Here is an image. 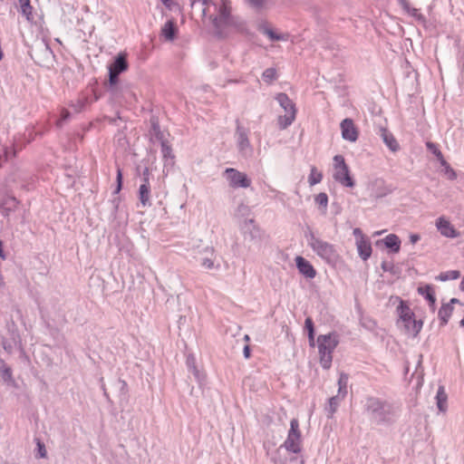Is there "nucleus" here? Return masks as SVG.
Instances as JSON below:
<instances>
[{
    "label": "nucleus",
    "instance_id": "nucleus-1",
    "mask_svg": "<svg viewBox=\"0 0 464 464\" xmlns=\"http://www.w3.org/2000/svg\"><path fill=\"white\" fill-rule=\"evenodd\" d=\"M213 12L217 13V14L214 15L212 9H210L208 16L211 19L218 36H226L231 29H238L240 27V23L231 14L230 8L225 4L217 5V9H213Z\"/></svg>",
    "mask_w": 464,
    "mask_h": 464
},
{
    "label": "nucleus",
    "instance_id": "nucleus-2",
    "mask_svg": "<svg viewBox=\"0 0 464 464\" xmlns=\"http://www.w3.org/2000/svg\"><path fill=\"white\" fill-rule=\"evenodd\" d=\"M308 246L312 250L328 265H335L339 258V254L334 245L328 243L316 237L313 231L305 233Z\"/></svg>",
    "mask_w": 464,
    "mask_h": 464
},
{
    "label": "nucleus",
    "instance_id": "nucleus-3",
    "mask_svg": "<svg viewBox=\"0 0 464 464\" xmlns=\"http://www.w3.org/2000/svg\"><path fill=\"white\" fill-rule=\"evenodd\" d=\"M338 343V336L335 334H323L317 338L319 361L324 369L331 367L333 353Z\"/></svg>",
    "mask_w": 464,
    "mask_h": 464
},
{
    "label": "nucleus",
    "instance_id": "nucleus-4",
    "mask_svg": "<svg viewBox=\"0 0 464 464\" xmlns=\"http://www.w3.org/2000/svg\"><path fill=\"white\" fill-rule=\"evenodd\" d=\"M275 100L280 107L285 111V114L278 117V126L281 130L288 128L295 120L296 106L295 103L285 92H279L276 95Z\"/></svg>",
    "mask_w": 464,
    "mask_h": 464
},
{
    "label": "nucleus",
    "instance_id": "nucleus-5",
    "mask_svg": "<svg viewBox=\"0 0 464 464\" xmlns=\"http://www.w3.org/2000/svg\"><path fill=\"white\" fill-rule=\"evenodd\" d=\"M282 447L290 453L299 454L303 449V438L299 421L296 418L290 420V428Z\"/></svg>",
    "mask_w": 464,
    "mask_h": 464
},
{
    "label": "nucleus",
    "instance_id": "nucleus-6",
    "mask_svg": "<svg viewBox=\"0 0 464 464\" xmlns=\"http://www.w3.org/2000/svg\"><path fill=\"white\" fill-rule=\"evenodd\" d=\"M250 130L236 121L235 140L238 153L245 159H249L254 154V147L249 140Z\"/></svg>",
    "mask_w": 464,
    "mask_h": 464
},
{
    "label": "nucleus",
    "instance_id": "nucleus-7",
    "mask_svg": "<svg viewBox=\"0 0 464 464\" xmlns=\"http://www.w3.org/2000/svg\"><path fill=\"white\" fill-rule=\"evenodd\" d=\"M334 161V179L346 188H353L355 181L350 174V169L345 162L343 155H335L333 159Z\"/></svg>",
    "mask_w": 464,
    "mask_h": 464
},
{
    "label": "nucleus",
    "instance_id": "nucleus-8",
    "mask_svg": "<svg viewBox=\"0 0 464 464\" xmlns=\"http://www.w3.org/2000/svg\"><path fill=\"white\" fill-rule=\"evenodd\" d=\"M223 176L233 188H247L251 185V179L247 175L234 168H227L224 170Z\"/></svg>",
    "mask_w": 464,
    "mask_h": 464
},
{
    "label": "nucleus",
    "instance_id": "nucleus-9",
    "mask_svg": "<svg viewBox=\"0 0 464 464\" xmlns=\"http://www.w3.org/2000/svg\"><path fill=\"white\" fill-rule=\"evenodd\" d=\"M342 138L350 142H355L358 140L359 132L353 122L350 118H345L340 123Z\"/></svg>",
    "mask_w": 464,
    "mask_h": 464
},
{
    "label": "nucleus",
    "instance_id": "nucleus-10",
    "mask_svg": "<svg viewBox=\"0 0 464 464\" xmlns=\"http://www.w3.org/2000/svg\"><path fill=\"white\" fill-rule=\"evenodd\" d=\"M240 229L245 240L256 241L261 237L260 229L253 218L246 219Z\"/></svg>",
    "mask_w": 464,
    "mask_h": 464
},
{
    "label": "nucleus",
    "instance_id": "nucleus-11",
    "mask_svg": "<svg viewBox=\"0 0 464 464\" xmlns=\"http://www.w3.org/2000/svg\"><path fill=\"white\" fill-rule=\"evenodd\" d=\"M198 253L200 255H205L201 258V262H200V265L203 268L208 269V270L219 268V266H220L219 264L216 265V263H215L216 254H215L214 247L207 246L203 247L202 249L198 250Z\"/></svg>",
    "mask_w": 464,
    "mask_h": 464
},
{
    "label": "nucleus",
    "instance_id": "nucleus-12",
    "mask_svg": "<svg viewBox=\"0 0 464 464\" xmlns=\"http://www.w3.org/2000/svg\"><path fill=\"white\" fill-rule=\"evenodd\" d=\"M296 268L299 273L307 279H314L316 276V270L313 265L301 256H297L295 259Z\"/></svg>",
    "mask_w": 464,
    "mask_h": 464
},
{
    "label": "nucleus",
    "instance_id": "nucleus-13",
    "mask_svg": "<svg viewBox=\"0 0 464 464\" xmlns=\"http://www.w3.org/2000/svg\"><path fill=\"white\" fill-rule=\"evenodd\" d=\"M399 328L409 338L416 337L422 328V321H399Z\"/></svg>",
    "mask_w": 464,
    "mask_h": 464
},
{
    "label": "nucleus",
    "instance_id": "nucleus-14",
    "mask_svg": "<svg viewBox=\"0 0 464 464\" xmlns=\"http://www.w3.org/2000/svg\"><path fill=\"white\" fill-rule=\"evenodd\" d=\"M436 227L440 231V233L445 237L456 238L459 236V233L444 217H440L437 218Z\"/></svg>",
    "mask_w": 464,
    "mask_h": 464
},
{
    "label": "nucleus",
    "instance_id": "nucleus-15",
    "mask_svg": "<svg viewBox=\"0 0 464 464\" xmlns=\"http://www.w3.org/2000/svg\"><path fill=\"white\" fill-rule=\"evenodd\" d=\"M398 304L396 307L398 319H413L414 313L410 308L408 302L400 297H395L393 304Z\"/></svg>",
    "mask_w": 464,
    "mask_h": 464
},
{
    "label": "nucleus",
    "instance_id": "nucleus-16",
    "mask_svg": "<svg viewBox=\"0 0 464 464\" xmlns=\"http://www.w3.org/2000/svg\"><path fill=\"white\" fill-rule=\"evenodd\" d=\"M161 146V153L164 160L163 171H169L174 166L175 163V155L173 153L171 146L169 142H164L160 144Z\"/></svg>",
    "mask_w": 464,
    "mask_h": 464
},
{
    "label": "nucleus",
    "instance_id": "nucleus-17",
    "mask_svg": "<svg viewBox=\"0 0 464 464\" xmlns=\"http://www.w3.org/2000/svg\"><path fill=\"white\" fill-rule=\"evenodd\" d=\"M417 291L427 300L430 309L434 312L436 307V295L434 288L430 285H424L419 286Z\"/></svg>",
    "mask_w": 464,
    "mask_h": 464
},
{
    "label": "nucleus",
    "instance_id": "nucleus-18",
    "mask_svg": "<svg viewBox=\"0 0 464 464\" xmlns=\"http://www.w3.org/2000/svg\"><path fill=\"white\" fill-rule=\"evenodd\" d=\"M356 247L359 256L363 260H368L372 253L371 241L368 237H361L360 240H356Z\"/></svg>",
    "mask_w": 464,
    "mask_h": 464
},
{
    "label": "nucleus",
    "instance_id": "nucleus-19",
    "mask_svg": "<svg viewBox=\"0 0 464 464\" xmlns=\"http://www.w3.org/2000/svg\"><path fill=\"white\" fill-rule=\"evenodd\" d=\"M129 68V63L124 53H119L113 63L109 66V71H112L119 74L127 71Z\"/></svg>",
    "mask_w": 464,
    "mask_h": 464
},
{
    "label": "nucleus",
    "instance_id": "nucleus-20",
    "mask_svg": "<svg viewBox=\"0 0 464 464\" xmlns=\"http://www.w3.org/2000/svg\"><path fill=\"white\" fill-rule=\"evenodd\" d=\"M190 5L192 8L199 6L203 18L208 17V14L210 13V9H217V5L212 0H191Z\"/></svg>",
    "mask_w": 464,
    "mask_h": 464
},
{
    "label": "nucleus",
    "instance_id": "nucleus-21",
    "mask_svg": "<svg viewBox=\"0 0 464 464\" xmlns=\"http://www.w3.org/2000/svg\"><path fill=\"white\" fill-rule=\"evenodd\" d=\"M454 304H459L462 306L459 299L451 298L450 301L447 304H443L439 310L438 317L439 319H448L452 315Z\"/></svg>",
    "mask_w": 464,
    "mask_h": 464
},
{
    "label": "nucleus",
    "instance_id": "nucleus-22",
    "mask_svg": "<svg viewBox=\"0 0 464 464\" xmlns=\"http://www.w3.org/2000/svg\"><path fill=\"white\" fill-rule=\"evenodd\" d=\"M402 9L412 16L416 21L424 24L426 22L425 16L420 12L419 9L411 7L406 0H398Z\"/></svg>",
    "mask_w": 464,
    "mask_h": 464
},
{
    "label": "nucleus",
    "instance_id": "nucleus-23",
    "mask_svg": "<svg viewBox=\"0 0 464 464\" xmlns=\"http://www.w3.org/2000/svg\"><path fill=\"white\" fill-rule=\"evenodd\" d=\"M381 136L384 144L389 148L391 151L396 152L400 150V145L392 132L386 129H382Z\"/></svg>",
    "mask_w": 464,
    "mask_h": 464
},
{
    "label": "nucleus",
    "instance_id": "nucleus-24",
    "mask_svg": "<svg viewBox=\"0 0 464 464\" xmlns=\"http://www.w3.org/2000/svg\"><path fill=\"white\" fill-rule=\"evenodd\" d=\"M178 32L175 22L170 19L168 20L161 28V35L167 41H173Z\"/></svg>",
    "mask_w": 464,
    "mask_h": 464
},
{
    "label": "nucleus",
    "instance_id": "nucleus-25",
    "mask_svg": "<svg viewBox=\"0 0 464 464\" xmlns=\"http://www.w3.org/2000/svg\"><path fill=\"white\" fill-rule=\"evenodd\" d=\"M150 135L160 144L168 141L165 138V133L160 130L159 121L155 119L150 120Z\"/></svg>",
    "mask_w": 464,
    "mask_h": 464
},
{
    "label": "nucleus",
    "instance_id": "nucleus-26",
    "mask_svg": "<svg viewBox=\"0 0 464 464\" xmlns=\"http://www.w3.org/2000/svg\"><path fill=\"white\" fill-rule=\"evenodd\" d=\"M150 185L147 184H140L139 190H138V197L139 200L140 201V204L142 207H150L151 201H150Z\"/></svg>",
    "mask_w": 464,
    "mask_h": 464
},
{
    "label": "nucleus",
    "instance_id": "nucleus-27",
    "mask_svg": "<svg viewBox=\"0 0 464 464\" xmlns=\"http://www.w3.org/2000/svg\"><path fill=\"white\" fill-rule=\"evenodd\" d=\"M384 246L392 253H398L401 248V240L395 234H389L383 238Z\"/></svg>",
    "mask_w": 464,
    "mask_h": 464
},
{
    "label": "nucleus",
    "instance_id": "nucleus-28",
    "mask_svg": "<svg viewBox=\"0 0 464 464\" xmlns=\"http://www.w3.org/2000/svg\"><path fill=\"white\" fill-rule=\"evenodd\" d=\"M436 402L438 410L445 413L448 409V395L443 386H440L436 395Z\"/></svg>",
    "mask_w": 464,
    "mask_h": 464
},
{
    "label": "nucleus",
    "instance_id": "nucleus-29",
    "mask_svg": "<svg viewBox=\"0 0 464 464\" xmlns=\"http://www.w3.org/2000/svg\"><path fill=\"white\" fill-rule=\"evenodd\" d=\"M344 398H345L344 395L338 393L337 395L333 396L328 400V405L326 407V411L328 412L329 418H332L334 416V414L336 412V411L339 407V404Z\"/></svg>",
    "mask_w": 464,
    "mask_h": 464
},
{
    "label": "nucleus",
    "instance_id": "nucleus-30",
    "mask_svg": "<svg viewBox=\"0 0 464 464\" xmlns=\"http://www.w3.org/2000/svg\"><path fill=\"white\" fill-rule=\"evenodd\" d=\"M259 31L267 35L271 41H285L287 36L285 34H277L266 24H261Z\"/></svg>",
    "mask_w": 464,
    "mask_h": 464
},
{
    "label": "nucleus",
    "instance_id": "nucleus-31",
    "mask_svg": "<svg viewBox=\"0 0 464 464\" xmlns=\"http://www.w3.org/2000/svg\"><path fill=\"white\" fill-rule=\"evenodd\" d=\"M20 4V13L28 22L33 20V6L30 0H18Z\"/></svg>",
    "mask_w": 464,
    "mask_h": 464
},
{
    "label": "nucleus",
    "instance_id": "nucleus-32",
    "mask_svg": "<svg viewBox=\"0 0 464 464\" xmlns=\"http://www.w3.org/2000/svg\"><path fill=\"white\" fill-rule=\"evenodd\" d=\"M91 103V101L88 97L83 96L78 98L76 101L72 102L70 103V107H72L75 112H81L89 104Z\"/></svg>",
    "mask_w": 464,
    "mask_h": 464
},
{
    "label": "nucleus",
    "instance_id": "nucleus-33",
    "mask_svg": "<svg viewBox=\"0 0 464 464\" xmlns=\"http://www.w3.org/2000/svg\"><path fill=\"white\" fill-rule=\"evenodd\" d=\"M460 276V273L458 270H449L445 272H441L439 276H436V280L440 282H446L450 280H456Z\"/></svg>",
    "mask_w": 464,
    "mask_h": 464
},
{
    "label": "nucleus",
    "instance_id": "nucleus-34",
    "mask_svg": "<svg viewBox=\"0 0 464 464\" xmlns=\"http://www.w3.org/2000/svg\"><path fill=\"white\" fill-rule=\"evenodd\" d=\"M120 74L112 71H109V87L108 91L112 94L116 95L117 84L119 82Z\"/></svg>",
    "mask_w": 464,
    "mask_h": 464
},
{
    "label": "nucleus",
    "instance_id": "nucleus-35",
    "mask_svg": "<svg viewBox=\"0 0 464 464\" xmlns=\"http://www.w3.org/2000/svg\"><path fill=\"white\" fill-rule=\"evenodd\" d=\"M323 179V174L315 167H312L308 176V183L310 186H314L320 183Z\"/></svg>",
    "mask_w": 464,
    "mask_h": 464
},
{
    "label": "nucleus",
    "instance_id": "nucleus-36",
    "mask_svg": "<svg viewBox=\"0 0 464 464\" xmlns=\"http://www.w3.org/2000/svg\"><path fill=\"white\" fill-rule=\"evenodd\" d=\"M0 377L5 382H12V372H11V369L2 360H0Z\"/></svg>",
    "mask_w": 464,
    "mask_h": 464
},
{
    "label": "nucleus",
    "instance_id": "nucleus-37",
    "mask_svg": "<svg viewBox=\"0 0 464 464\" xmlns=\"http://www.w3.org/2000/svg\"><path fill=\"white\" fill-rule=\"evenodd\" d=\"M277 77L276 70L273 67L266 69L262 73V78L265 82L270 83Z\"/></svg>",
    "mask_w": 464,
    "mask_h": 464
},
{
    "label": "nucleus",
    "instance_id": "nucleus-38",
    "mask_svg": "<svg viewBox=\"0 0 464 464\" xmlns=\"http://www.w3.org/2000/svg\"><path fill=\"white\" fill-rule=\"evenodd\" d=\"M246 3L256 12H260L266 7V0H245Z\"/></svg>",
    "mask_w": 464,
    "mask_h": 464
},
{
    "label": "nucleus",
    "instance_id": "nucleus-39",
    "mask_svg": "<svg viewBox=\"0 0 464 464\" xmlns=\"http://www.w3.org/2000/svg\"><path fill=\"white\" fill-rule=\"evenodd\" d=\"M347 381H348V377L342 373L340 375V378L338 380V386H339V389H338V393L339 394H343L344 396H346V393H347Z\"/></svg>",
    "mask_w": 464,
    "mask_h": 464
},
{
    "label": "nucleus",
    "instance_id": "nucleus-40",
    "mask_svg": "<svg viewBox=\"0 0 464 464\" xmlns=\"http://www.w3.org/2000/svg\"><path fill=\"white\" fill-rule=\"evenodd\" d=\"M314 201L317 205L323 207L324 211L326 210L328 205V196L326 193L321 192L318 195H316Z\"/></svg>",
    "mask_w": 464,
    "mask_h": 464
},
{
    "label": "nucleus",
    "instance_id": "nucleus-41",
    "mask_svg": "<svg viewBox=\"0 0 464 464\" xmlns=\"http://www.w3.org/2000/svg\"><path fill=\"white\" fill-rule=\"evenodd\" d=\"M305 329L308 333L309 343L311 346H314V330L313 321H305Z\"/></svg>",
    "mask_w": 464,
    "mask_h": 464
},
{
    "label": "nucleus",
    "instance_id": "nucleus-42",
    "mask_svg": "<svg viewBox=\"0 0 464 464\" xmlns=\"http://www.w3.org/2000/svg\"><path fill=\"white\" fill-rule=\"evenodd\" d=\"M122 172H121V169H117V176H116V188L113 191V194L114 195H117L120 193V191L121 190L122 188Z\"/></svg>",
    "mask_w": 464,
    "mask_h": 464
},
{
    "label": "nucleus",
    "instance_id": "nucleus-43",
    "mask_svg": "<svg viewBox=\"0 0 464 464\" xmlns=\"http://www.w3.org/2000/svg\"><path fill=\"white\" fill-rule=\"evenodd\" d=\"M426 147L428 150L430 151L435 157L440 156V154L442 153L440 150L438 148L437 144L431 141H428L426 143Z\"/></svg>",
    "mask_w": 464,
    "mask_h": 464
},
{
    "label": "nucleus",
    "instance_id": "nucleus-44",
    "mask_svg": "<svg viewBox=\"0 0 464 464\" xmlns=\"http://www.w3.org/2000/svg\"><path fill=\"white\" fill-rule=\"evenodd\" d=\"M381 267L384 272H390L392 274H394V264L392 261H382L381 264Z\"/></svg>",
    "mask_w": 464,
    "mask_h": 464
},
{
    "label": "nucleus",
    "instance_id": "nucleus-45",
    "mask_svg": "<svg viewBox=\"0 0 464 464\" xmlns=\"http://www.w3.org/2000/svg\"><path fill=\"white\" fill-rule=\"evenodd\" d=\"M369 409L371 411H372L373 412L377 411L378 410L380 409H382L383 408V404L379 401L378 400H371L369 401V405H368Z\"/></svg>",
    "mask_w": 464,
    "mask_h": 464
},
{
    "label": "nucleus",
    "instance_id": "nucleus-46",
    "mask_svg": "<svg viewBox=\"0 0 464 464\" xmlns=\"http://www.w3.org/2000/svg\"><path fill=\"white\" fill-rule=\"evenodd\" d=\"M444 173L448 176V179L450 180H454L457 179V173L450 165L446 166V168L444 169Z\"/></svg>",
    "mask_w": 464,
    "mask_h": 464
},
{
    "label": "nucleus",
    "instance_id": "nucleus-47",
    "mask_svg": "<svg viewBox=\"0 0 464 464\" xmlns=\"http://www.w3.org/2000/svg\"><path fill=\"white\" fill-rule=\"evenodd\" d=\"M70 117H71L70 111L68 110H66V109H63L62 111H61V118L58 121L57 125L58 126H62L63 121H65L69 120Z\"/></svg>",
    "mask_w": 464,
    "mask_h": 464
},
{
    "label": "nucleus",
    "instance_id": "nucleus-48",
    "mask_svg": "<svg viewBox=\"0 0 464 464\" xmlns=\"http://www.w3.org/2000/svg\"><path fill=\"white\" fill-rule=\"evenodd\" d=\"M150 169L148 167H145L142 170V178H141V181L142 183L141 184H147V185H150Z\"/></svg>",
    "mask_w": 464,
    "mask_h": 464
},
{
    "label": "nucleus",
    "instance_id": "nucleus-49",
    "mask_svg": "<svg viewBox=\"0 0 464 464\" xmlns=\"http://www.w3.org/2000/svg\"><path fill=\"white\" fill-rule=\"evenodd\" d=\"M353 234L355 237L356 240H360L361 237H367L362 234V231L359 227L354 228Z\"/></svg>",
    "mask_w": 464,
    "mask_h": 464
},
{
    "label": "nucleus",
    "instance_id": "nucleus-50",
    "mask_svg": "<svg viewBox=\"0 0 464 464\" xmlns=\"http://www.w3.org/2000/svg\"><path fill=\"white\" fill-rule=\"evenodd\" d=\"M111 204H112V207H113V213L115 214L118 211V208H119L120 198H114L111 200Z\"/></svg>",
    "mask_w": 464,
    "mask_h": 464
},
{
    "label": "nucleus",
    "instance_id": "nucleus-51",
    "mask_svg": "<svg viewBox=\"0 0 464 464\" xmlns=\"http://www.w3.org/2000/svg\"><path fill=\"white\" fill-rule=\"evenodd\" d=\"M237 211L239 213H242V214H245V213H247L249 211V208L245 205V204H240L237 208Z\"/></svg>",
    "mask_w": 464,
    "mask_h": 464
},
{
    "label": "nucleus",
    "instance_id": "nucleus-52",
    "mask_svg": "<svg viewBox=\"0 0 464 464\" xmlns=\"http://www.w3.org/2000/svg\"><path fill=\"white\" fill-rule=\"evenodd\" d=\"M437 160H439V162L440 163V165L445 169L447 165H450L446 160L444 159L443 157V154L441 153L440 156H437L436 157Z\"/></svg>",
    "mask_w": 464,
    "mask_h": 464
},
{
    "label": "nucleus",
    "instance_id": "nucleus-53",
    "mask_svg": "<svg viewBox=\"0 0 464 464\" xmlns=\"http://www.w3.org/2000/svg\"><path fill=\"white\" fill-rule=\"evenodd\" d=\"M437 160H439V162L440 163V165L445 169L447 165H450L446 160L444 159L443 157V154L441 153L440 156H437L436 157Z\"/></svg>",
    "mask_w": 464,
    "mask_h": 464
},
{
    "label": "nucleus",
    "instance_id": "nucleus-54",
    "mask_svg": "<svg viewBox=\"0 0 464 464\" xmlns=\"http://www.w3.org/2000/svg\"><path fill=\"white\" fill-rule=\"evenodd\" d=\"M420 237L418 234H411L410 242L411 244H416L420 240Z\"/></svg>",
    "mask_w": 464,
    "mask_h": 464
},
{
    "label": "nucleus",
    "instance_id": "nucleus-55",
    "mask_svg": "<svg viewBox=\"0 0 464 464\" xmlns=\"http://www.w3.org/2000/svg\"><path fill=\"white\" fill-rule=\"evenodd\" d=\"M243 353L246 359L250 357V348L248 344L244 347Z\"/></svg>",
    "mask_w": 464,
    "mask_h": 464
},
{
    "label": "nucleus",
    "instance_id": "nucleus-56",
    "mask_svg": "<svg viewBox=\"0 0 464 464\" xmlns=\"http://www.w3.org/2000/svg\"><path fill=\"white\" fill-rule=\"evenodd\" d=\"M392 192V188H388L386 191L384 192H380V193H377L376 194V197L377 198H382V197H384L386 196L387 194L391 193Z\"/></svg>",
    "mask_w": 464,
    "mask_h": 464
},
{
    "label": "nucleus",
    "instance_id": "nucleus-57",
    "mask_svg": "<svg viewBox=\"0 0 464 464\" xmlns=\"http://www.w3.org/2000/svg\"><path fill=\"white\" fill-rule=\"evenodd\" d=\"M0 257L2 259H5V254L4 250H3V243H2L1 240H0Z\"/></svg>",
    "mask_w": 464,
    "mask_h": 464
},
{
    "label": "nucleus",
    "instance_id": "nucleus-58",
    "mask_svg": "<svg viewBox=\"0 0 464 464\" xmlns=\"http://www.w3.org/2000/svg\"><path fill=\"white\" fill-rule=\"evenodd\" d=\"M39 448H40V455L42 458H44L45 457V450L44 449V447L39 443Z\"/></svg>",
    "mask_w": 464,
    "mask_h": 464
},
{
    "label": "nucleus",
    "instance_id": "nucleus-59",
    "mask_svg": "<svg viewBox=\"0 0 464 464\" xmlns=\"http://www.w3.org/2000/svg\"><path fill=\"white\" fill-rule=\"evenodd\" d=\"M459 288L461 291H464V276L462 277V279L460 281Z\"/></svg>",
    "mask_w": 464,
    "mask_h": 464
},
{
    "label": "nucleus",
    "instance_id": "nucleus-60",
    "mask_svg": "<svg viewBox=\"0 0 464 464\" xmlns=\"http://www.w3.org/2000/svg\"><path fill=\"white\" fill-rule=\"evenodd\" d=\"M193 373L195 374V376H196V377H198V376H199V372H198V370L196 367H194V368H193Z\"/></svg>",
    "mask_w": 464,
    "mask_h": 464
},
{
    "label": "nucleus",
    "instance_id": "nucleus-61",
    "mask_svg": "<svg viewBox=\"0 0 464 464\" xmlns=\"http://www.w3.org/2000/svg\"><path fill=\"white\" fill-rule=\"evenodd\" d=\"M244 340H245V341H246V342H248V341H249V336H248V334H245V336H244Z\"/></svg>",
    "mask_w": 464,
    "mask_h": 464
},
{
    "label": "nucleus",
    "instance_id": "nucleus-62",
    "mask_svg": "<svg viewBox=\"0 0 464 464\" xmlns=\"http://www.w3.org/2000/svg\"><path fill=\"white\" fill-rule=\"evenodd\" d=\"M460 326L464 329V321H460Z\"/></svg>",
    "mask_w": 464,
    "mask_h": 464
},
{
    "label": "nucleus",
    "instance_id": "nucleus-63",
    "mask_svg": "<svg viewBox=\"0 0 464 464\" xmlns=\"http://www.w3.org/2000/svg\"><path fill=\"white\" fill-rule=\"evenodd\" d=\"M462 319H464V316L462 317Z\"/></svg>",
    "mask_w": 464,
    "mask_h": 464
}]
</instances>
